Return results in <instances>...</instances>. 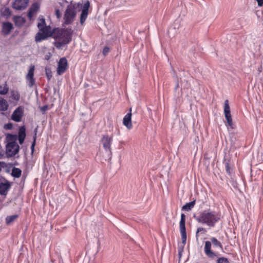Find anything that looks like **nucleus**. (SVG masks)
<instances>
[{
  "mask_svg": "<svg viewBox=\"0 0 263 263\" xmlns=\"http://www.w3.org/2000/svg\"><path fill=\"white\" fill-rule=\"evenodd\" d=\"M73 30L71 28L60 29L54 31L53 35L56 39L54 45L58 49L68 44L71 41Z\"/></svg>",
  "mask_w": 263,
  "mask_h": 263,
  "instance_id": "f257e3e1",
  "label": "nucleus"
},
{
  "mask_svg": "<svg viewBox=\"0 0 263 263\" xmlns=\"http://www.w3.org/2000/svg\"><path fill=\"white\" fill-rule=\"evenodd\" d=\"M8 143L6 145V153L8 157H13L17 154L20 149V146L16 142L17 135L9 134L7 136Z\"/></svg>",
  "mask_w": 263,
  "mask_h": 263,
  "instance_id": "f03ea898",
  "label": "nucleus"
},
{
  "mask_svg": "<svg viewBox=\"0 0 263 263\" xmlns=\"http://www.w3.org/2000/svg\"><path fill=\"white\" fill-rule=\"evenodd\" d=\"M78 8V5L71 3L67 6L63 16L65 25H68L74 21L77 13Z\"/></svg>",
  "mask_w": 263,
  "mask_h": 263,
  "instance_id": "7ed1b4c3",
  "label": "nucleus"
},
{
  "mask_svg": "<svg viewBox=\"0 0 263 263\" xmlns=\"http://www.w3.org/2000/svg\"><path fill=\"white\" fill-rule=\"evenodd\" d=\"M194 216L199 222L212 227L219 219L216 215H194Z\"/></svg>",
  "mask_w": 263,
  "mask_h": 263,
  "instance_id": "20e7f679",
  "label": "nucleus"
},
{
  "mask_svg": "<svg viewBox=\"0 0 263 263\" xmlns=\"http://www.w3.org/2000/svg\"><path fill=\"white\" fill-rule=\"evenodd\" d=\"M112 136H109L108 135H103L101 140L105 152L108 153L109 155H111V145L112 144Z\"/></svg>",
  "mask_w": 263,
  "mask_h": 263,
  "instance_id": "39448f33",
  "label": "nucleus"
},
{
  "mask_svg": "<svg viewBox=\"0 0 263 263\" xmlns=\"http://www.w3.org/2000/svg\"><path fill=\"white\" fill-rule=\"evenodd\" d=\"M179 229L181 234L182 243L183 246L186 241V233L185 229V215H181V219L179 222Z\"/></svg>",
  "mask_w": 263,
  "mask_h": 263,
  "instance_id": "423d86ee",
  "label": "nucleus"
},
{
  "mask_svg": "<svg viewBox=\"0 0 263 263\" xmlns=\"http://www.w3.org/2000/svg\"><path fill=\"white\" fill-rule=\"evenodd\" d=\"M224 114L228 124L227 126H228L229 127H231L232 128H233V121L231 115L230 107L229 106V101L228 100L224 101Z\"/></svg>",
  "mask_w": 263,
  "mask_h": 263,
  "instance_id": "0eeeda50",
  "label": "nucleus"
},
{
  "mask_svg": "<svg viewBox=\"0 0 263 263\" xmlns=\"http://www.w3.org/2000/svg\"><path fill=\"white\" fill-rule=\"evenodd\" d=\"M34 66L32 65L29 67L28 73L26 75V79L27 84L29 87H32L35 83L34 79Z\"/></svg>",
  "mask_w": 263,
  "mask_h": 263,
  "instance_id": "6e6552de",
  "label": "nucleus"
},
{
  "mask_svg": "<svg viewBox=\"0 0 263 263\" xmlns=\"http://www.w3.org/2000/svg\"><path fill=\"white\" fill-rule=\"evenodd\" d=\"M23 114V108L21 106H19L13 112L11 116V119L15 122H19L22 120Z\"/></svg>",
  "mask_w": 263,
  "mask_h": 263,
  "instance_id": "1a4fd4ad",
  "label": "nucleus"
},
{
  "mask_svg": "<svg viewBox=\"0 0 263 263\" xmlns=\"http://www.w3.org/2000/svg\"><path fill=\"white\" fill-rule=\"evenodd\" d=\"M68 67L67 60L65 58H61L58 62L57 73L59 75L63 74Z\"/></svg>",
  "mask_w": 263,
  "mask_h": 263,
  "instance_id": "9d476101",
  "label": "nucleus"
},
{
  "mask_svg": "<svg viewBox=\"0 0 263 263\" xmlns=\"http://www.w3.org/2000/svg\"><path fill=\"white\" fill-rule=\"evenodd\" d=\"M10 187V183L9 181L0 179V195L6 196Z\"/></svg>",
  "mask_w": 263,
  "mask_h": 263,
  "instance_id": "9b49d317",
  "label": "nucleus"
},
{
  "mask_svg": "<svg viewBox=\"0 0 263 263\" xmlns=\"http://www.w3.org/2000/svg\"><path fill=\"white\" fill-rule=\"evenodd\" d=\"M89 6V2L87 1L85 2L82 7V12L80 16V23L82 25L83 24L87 17Z\"/></svg>",
  "mask_w": 263,
  "mask_h": 263,
  "instance_id": "f8f14e48",
  "label": "nucleus"
},
{
  "mask_svg": "<svg viewBox=\"0 0 263 263\" xmlns=\"http://www.w3.org/2000/svg\"><path fill=\"white\" fill-rule=\"evenodd\" d=\"M28 2L29 0H15L12 4V7L16 10H24L27 7Z\"/></svg>",
  "mask_w": 263,
  "mask_h": 263,
  "instance_id": "ddd939ff",
  "label": "nucleus"
},
{
  "mask_svg": "<svg viewBox=\"0 0 263 263\" xmlns=\"http://www.w3.org/2000/svg\"><path fill=\"white\" fill-rule=\"evenodd\" d=\"M40 32L37 33L35 37L36 42H40L48 37L50 34V31L49 30H40Z\"/></svg>",
  "mask_w": 263,
  "mask_h": 263,
  "instance_id": "4468645a",
  "label": "nucleus"
},
{
  "mask_svg": "<svg viewBox=\"0 0 263 263\" xmlns=\"http://www.w3.org/2000/svg\"><path fill=\"white\" fill-rule=\"evenodd\" d=\"M132 108L129 109V112L123 118V123L128 129H130L133 126L132 124Z\"/></svg>",
  "mask_w": 263,
  "mask_h": 263,
  "instance_id": "2eb2a0df",
  "label": "nucleus"
},
{
  "mask_svg": "<svg viewBox=\"0 0 263 263\" xmlns=\"http://www.w3.org/2000/svg\"><path fill=\"white\" fill-rule=\"evenodd\" d=\"M26 128L24 126L20 127L18 129V136H17V140L18 139L19 143L22 144L26 137Z\"/></svg>",
  "mask_w": 263,
  "mask_h": 263,
  "instance_id": "dca6fc26",
  "label": "nucleus"
},
{
  "mask_svg": "<svg viewBox=\"0 0 263 263\" xmlns=\"http://www.w3.org/2000/svg\"><path fill=\"white\" fill-rule=\"evenodd\" d=\"M204 249L205 254L209 257L214 258L216 256V254L211 250V242L210 241H205Z\"/></svg>",
  "mask_w": 263,
  "mask_h": 263,
  "instance_id": "f3484780",
  "label": "nucleus"
},
{
  "mask_svg": "<svg viewBox=\"0 0 263 263\" xmlns=\"http://www.w3.org/2000/svg\"><path fill=\"white\" fill-rule=\"evenodd\" d=\"M13 27L12 23L10 22H4L2 25V31L4 35L9 34L13 29Z\"/></svg>",
  "mask_w": 263,
  "mask_h": 263,
  "instance_id": "a211bd4d",
  "label": "nucleus"
},
{
  "mask_svg": "<svg viewBox=\"0 0 263 263\" xmlns=\"http://www.w3.org/2000/svg\"><path fill=\"white\" fill-rule=\"evenodd\" d=\"M37 27L40 30H49L50 31V27L46 25L45 20L43 18L39 19L37 24Z\"/></svg>",
  "mask_w": 263,
  "mask_h": 263,
  "instance_id": "6ab92c4d",
  "label": "nucleus"
},
{
  "mask_svg": "<svg viewBox=\"0 0 263 263\" xmlns=\"http://www.w3.org/2000/svg\"><path fill=\"white\" fill-rule=\"evenodd\" d=\"M195 204V200L192 201L191 202L186 203L185 205H184L182 210L185 211H189L191 210L194 206Z\"/></svg>",
  "mask_w": 263,
  "mask_h": 263,
  "instance_id": "aec40b11",
  "label": "nucleus"
},
{
  "mask_svg": "<svg viewBox=\"0 0 263 263\" xmlns=\"http://www.w3.org/2000/svg\"><path fill=\"white\" fill-rule=\"evenodd\" d=\"M22 174V171L17 167H14L12 170L11 175L15 178H19Z\"/></svg>",
  "mask_w": 263,
  "mask_h": 263,
  "instance_id": "412c9836",
  "label": "nucleus"
},
{
  "mask_svg": "<svg viewBox=\"0 0 263 263\" xmlns=\"http://www.w3.org/2000/svg\"><path fill=\"white\" fill-rule=\"evenodd\" d=\"M8 104L6 100L2 98L0 100V110L6 111L8 109Z\"/></svg>",
  "mask_w": 263,
  "mask_h": 263,
  "instance_id": "4be33fe9",
  "label": "nucleus"
},
{
  "mask_svg": "<svg viewBox=\"0 0 263 263\" xmlns=\"http://www.w3.org/2000/svg\"><path fill=\"white\" fill-rule=\"evenodd\" d=\"M11 97V98L16 101H17L20 100V95L18 91L12 90L10 91Z\"/></svg>",
  "mask_w": 263,
  "mask_h": 263,
  "instance_id": "5701e85b",
  "label": "nucleus"
},
{
  "mask_svg": "<svg viewBox=\"0 0 263 263\" xmlns=\"http://www.w3.org/2000/svg\"><path fill=\"white\" fill-rule=\"evenodd\" d=\"M18 217V215H12L8 216L6 218V222L7 224L9 225L13 222Z\"/></svg>",
  "mask_w": 263,
  "mask_h": 263,
  "instance_id": "b1692460",
  "label": "nucleus"
},
{
  "mask_svg": "<svg viewBox=\"0 0 263 263\" xmlns=\"http://www.w3.org/2000/svg\"><path fill=\"white\" fill-rule=\"evenodd\" d=\"M211 241H210L211 243H213V245L216 247H218V248H220L221 249L222 248V246L221 245V243H220V241H219L215 237H212L211 238Z\"/></svg>",
  "mask_w": 263,
  "mask_h": 263,
  "instance_id": "393cba45",
  "label": "nucleus"
},
{
  "mask_svg": "<svg viewBox=\"0 0 263 263\" xmlns=\"http://www.w3.org/2000/svg\"><path fill=\"white\" fill-rule=\"evenodd\" d=\"M40 8V5L37 3H34L29 8V10L35 13Z\"/></svg>",
  "mask_w": 263,
  "mask_h": 263,
  "instance_id": "a878e982",
  "label": "nucleus"
},
{
  "mask_svg": "<svg viewBox=\"0 0 263 263\" xmlns=\"http://www.w3.org/2000/svg\"><path fill=\"white\" fill-rule=\"evenodd\" d=\"M14 21L15 24L17 26H21L25 22L24 19L21 16H18L15 18Z\"/></svg>",
  "mask_w": 263,
  "mask_h": 263,
  "instance_id": "bb28decb",
  "label": "nucleus"
},
{
  "mask_svg": "<svg viewBox=\"0 0 263 263\" xmlns=\"http://www.w3.org/2000/svg\"><path fill=\"white\" fill-rule=\"evenodd\" d=\"M8 91V87L6 84L4 85H0V94L5 95Z\"/></svg>",
  "mask_w": 263,
  "mask_h": 263,
  "instance_id": "cd10ccee",
  "label": "nucleus"
},
{
  "mask_svg": "<svg viewBox=\"0 0 263 263\" xmlns=\"http://www.w3.org/2000/svg\"><path fill=\"white\" fill-rule=\"evenodd\" d=\"M45 73H46V76L48 79V80L50 81L52 77V71H51L50 68L46 67L45 68Z\"/></svg>",
  "mask_w": 263,
  "mask_h": 263,
  "instance_id": "c85d7f7f",
  "label": "nucleus"
},
{
  "mask_svg": "<svg viewBox=\"0 0 263 263\" xmlns=\"http://www.w3.org/2000/svg\"><path fill=\"white\" fill-rule=\"evenodd\" d=\"M34 135H33V141L32 143L31 148L32 150V152H33L34 151V147L35 144V141L36 138V134H37V128H35L33 132Z\"/></svg>",
  "mask_w": 263,
  "mask_h": 263,
  "instance_id": "c756f323",
  "label": "nucleus"
},
{
  "mask_svg": "<svg viewBox=\"0 0 263 263\" xmlns=\"http://www.w3.org/2000/svg\"><path fill=\"white\" fill-rule=\"evenodd\" d=\"M217 263H230L227 258L222 257L219 258L217 260Z\"/></svg>",
  "mask_w": 263,
  "mask_h": 263,
  "instance_id": "7c9ffc66",
  "label": "nucleus"
},
{
  "mask_svg": "<svg viewBox=\"0 0 263 263\" xmlns=\"http://www.w3.org/2000/svg\"><path fill=\"white\" fill-rule=\"evenodd\" d=\"M225 168L226 172L229 175H231V167L230 166L229 163L228 162L224 163Z\"/></svg>",
  "mask_w": 263,
  "mask_h": 263,
  "instance_id": "2f4dec72",
  "label": "nucleus"
},
{
  "mask_svg": "<svg viewBox=\"0 0 263 263\" xmlns=\"http://www.w3.org/2000/svg\"><path fill=\"white\" fill-rule=\"evenodd\" d=\"M201 232H203V233H204L205 232V229L202 228H198L197 229L196 233V237L197 239H198L199 233Z\"/></svg>",
  "mask_w": 263,
  "mask_h": 263,
  "instance_id": "473e14b6",
  "label": "nucleus"
},
{
  "mask_svg": "<svg viewBox=\"0 0 263 263\" xmlns=\"http://www.w3.org/2000/svg\"><path fill=\"white\" fill-rule=\"evenodd\" d=\"M55 15L58 18H60L61 17V13L59 9L55 10Z\"/></svg>",
  "mask_w": 263,
  "mask_h": 263,
  "instance_id": "72a5a7b5",
  "label": "nucleus"
},
{
  "mask_svg": "<svg viewBox=\"0 0 263 263\" xmlns=\"http://www.w3.org/2000/svg\"><path fill=\"white\" fill-rule=\"evenodd\" d=\"M47 108H48V106L46 105H44V106H42L40 108V110L43 112H45L47 110Z\"/></svg>",
  "mask_w": 263,
  "mask_h": 263,
  "instance_id": "f704fd0d",
  "label": "nucleus"
},
{
  "mask_svg": "<svg viewBox=\"0 0 263 263\" xmlns=\"http://www.w3.org/2000/svg\"><path fill=\"white\" fill-rule=\"evenodd\" d=\"M109 48L108 47H104L103 49V54L106 55V54H107L109 52Z\"/></svg>",
  "mask_w": 263,
  "mask_h": 263,
  "instance_id": "c9c22d12",
  "label": "nucleus"
},
{
  "mask_svg": "<svg viewBox=\"0 0 263 263\" xmlns=\"http://www.w3.org/2000/svg\"><path fill=\"white\" fill-rule=\"evenodd\" d=\"M33 13L32 12H31L30 10H29L28 12V17L29 19H31L32 17L33 16Z\"/></svg>",
  "mask_w": 263,
  "mask_h": 263,
  "instance_id": "e433bc0d",
  "label": "nucleus"
},
{
  "mask_svg": "<svg viewBox=\"0 0 263 263\" xmlns=\"http://www.w3.org/2000/svg\"><path fill=\"white\" fill-rule=\"evenodd\" d=\"M5 127L7 129H10L12 128V125L11 124H7L5 125Z\"/></svg>",
  "mask_w": 263,
  "mask_h": 263,
  "instance_id": "4c0bfd02",
  "label": "nucleus"
},
{
  "mask_svg": "<svg viewBox=\"0 0 263 263\" xmlns=\"http://www.w3.org/2000/svg\"><path fill=\"white\" fill-rule=\"evenodd\" d=\"M258 3V5L259 6H261L263 5V0H256Z\"/></svg>",
  "mask_w": 263,
  "mask_h": 263,
  "instance_id": "58836bf2",
  "label": "nucleus"
},
{
  "mask_svg": "<svg viewBox=\"0 0 263 263\" xmlns=\"http://www.w3.org/2000/svg\"><path fill=\"white\" fill-rule=\"evenodd\" d=\"M49 59V57L47 56V57H46V60H48Z\"/></svg>",
  "mask_w": 263,
  "mask_h": 263,
  "instance_id": "ea45409f",
  "label": "nucleus"
}]
</instances>
